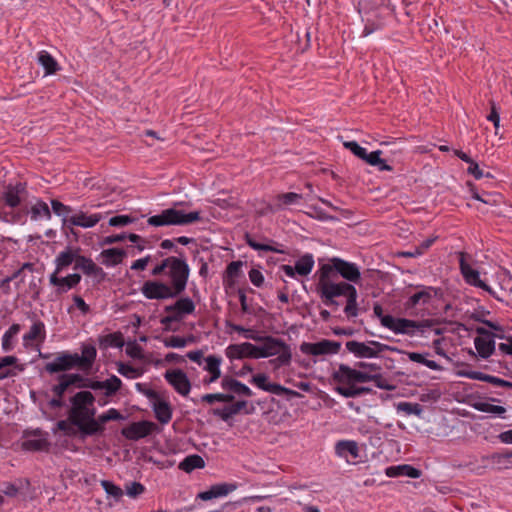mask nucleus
Instances as JSON below:
<instances>
[{
    "label": "nucleus",
    "mask_w": 512,
    "mask_h": 512,
    "mask_svg": "<svg viewBox=\"0 0 512 512\" xmlns=\"http://www.w3.org/2000/svg\"><path fill=\"white\" fill-rule=\"evenodd\" d=\"M49 442L46 433L40 429L27 433V438L23 441L22 446L28 451H43L49 448Z\"/></svg>",
    "instance_id": "6ab92c4d"
},
{
    "label": "nucleus",
    "mask_w": 512,
    "mask_h": 512,
    "mask_svg": "<svg viewBox=\"0 0 512 512\" xmlns=\"http://www.w3.org/2000/svg\"><path fill=\"white\" fill-rule=\"evenodd\" d=\"M52 211L59 217H62L63 224L68 223L69 214L73 211L72 207L63 204L59 200L53 199L51 201Z\"/></svg>",
    "instance_id": "49530a36"
},
{
    "label": "nucleus",
    "mask_w": 512,
    "mask_h": 512,
    "mask_svg": "<svg viewBox=\"0 0 512 512\" xmlns=\"http://www.w3.org/2000/svg\"><path fill=\"white\" fill-rule=\"evenodd\" d=\"M302 195L295 192H288L277 195L273 205L266 204L265 208L258 207V216L269 212L283 209L292 205H299L302 201Z\"/></svg>",
    "instance_id": "f3484780"
},
{
    "label": "nucleus",
    "mask_w": 512,
    "mask_h": 512,
    "mask_svg": "<svg viewBox=\"0 0 512 512\" xmlns=\"http://www.w3.org/2000/svg\"><path fill=\"white\" fill-rule=\"evenodd\" d=\"M436 238H429L424 240L418 247L415 248L414 252H409L407 255L409 256H419L422 255L428 248L432 246L435 242Z\"/></svg>",
    "instance_id": "338daca9"
},
{
    "label": "nucleus",
    "mask_w": 512,
    "mask_h": 512,
    "mask_svg": "<svg viewBox=\"0 0 512 512\" xmlns=\"http://www.w3.org/2000/svg\"><path fill=\"white\" fill-rule=\"evenodd\" d=\"M58 383L53 385L51 391L54 396L64 397L66 391L70 387L66 380H63V376L60 374L57 377Z\"/></svg>",
    "instance_id": "4d7b16f0"
},
{
    "label": "nucleus",
    "mask_w": 512,
    "mask_h": 512,
    "mask_svg": "<svg viewBox=\"0 0 512 512\" xmlns=\"http://www.w3.org/2000/svg\"><path fill=\"white\" fill-rule=\"evenodd\" d=\"M21 488H22V485L19 486L16 483L7 482V483H4L1 491L7 496L14 497L19 493Z\"/></svg>",
    "instance_id": "774afa93"
},
{
    "label": "nucleus",
    "mask_w": 512,
    "mask_h": 512,
    "mask_svg": "<svg viewBox=\"0 0 512 512\" xmlns=\"http://www.w3.org/2000/svg\"><path fill=\"white\" fill-rule=\"evenodd\" d=\"M117 371L119 374L129 379H136L140 376L138 369L123 362L117 364Z\"/></svg>",
    "instance_id": "3c124183"
},
{
    "label": "nucleus",
    "mask_w": 512,
    "mask_h": 512,
    "mask_svg": "<svg viewBox=\"0 0 512 512\" xmlns=\"http://www.w3.org/2000/svg\"><path fill=\"white\" fill-rule=\"evenodd\" d=\"M71 409L68 413L69 422L78 427L86 436L98 434L99 426L95 422V397L90 391L77 392L71 399Z\"/></svg>",
    "instance_id": "f03ea898"
},
{
    "label": "nucleus",
    "mask_w": 512,
    "mask_h": 512,
    "mask_svg": "<svg viewBox=\"0 0 512 512\" xmlns=\"http://www.w3.org/2000/svg\"><path fill=\"white\" fill-rule=\"evenodd\" d=\"M335 453L340 458H346L350 455L356 459L359 457V448L357 442L353 440H340L335 444Z\"/></svg>",
    "instance_id": "cd10ccee"
},
{
    "label": "nucleus",
    "mask_w": 512,
    "mask_h": 512,
    "mask_svg": "<svg viewBox=\"0 0 512 512\" xmlns=\"http://www.w3.org/2000/svg\"><path fill=\"white\" fill-rule=\"evenodd\" d=\"M201 219L199 211H191L185 213L182 210L175 208H169L163 210L160 214L150 216L147 223L150 226L161 227V226H172V225H188L195 223Z\"/></svg>",
    "instance_id": "423d86ee"
},
{
    "label": "nucleus",
    "mask_w": 512,
    "mask_h": 512,
    "mask_svg": "<svg viewBox=\"0 0 512 512\" xmlns=\"http://www.w3.org/2000/svg\"><path fill=\"white\" fill-rule=\"evenodd\" d=\"M328 266L319 268V279L317 284L318 293L326 306L338 305L336 297L346 296L353 287L348 282H336V278L330 274Z\"/></svg>",
    "instance_id": "7ed1b4c3"
},
{
    "label": "nucleus",
    "mask_w": 512,
    "mask_h": 512,
    "mask_svg": "<svg viewBox=\"0 0 512 512\" xmlns=\"http://www.w3.org/2000/svg\"><path fill=\"white\" fill-rule=\"evenodd\" d=\"M262 251L284 253L283 245L274 241H268L267 243L258 242V253Z\"/></svg>",
    "instance_id": "864d4df0"
},
{
    "label": "nucleus",
    "mask_w": 512,
    "mask_h": 512,
    "mask_svg": "<svg viewBox=\"0 0 512 512\" xmlns=\"http://www.w3.org/2000/svg\"><path fill=\"white\" fill-rule=\"evenodd\" d=\"M276 356L271 360L275 368L286 366L291 361L290 347L280 339L258 335V358Z\"/></svg>",
    "instance_id": "39448f33"
},
{
    "label": "nucleus",
    "mask_w": 512,
    "mask_h": 512,
    "mask_svg": "<svg viewBox=\"0 0 512 512\" xmlns=\"http://www.w3.org/2000/svg\"><path fill=\"white\" fill-rule=\"evenodd\" d=\"M341 348V344L331 340H321L316 343L303 342L300 346L302 353L307 355H332L337 354Z\"/></svg>",
    "instance_id": "ddd939ff"
},
{
    "label": "nucleus",
    "mask_w": 512,
    "mask_h": 512,
    "mask_svg": "<svg viewBox=\"0 0 512 512\" xmlns=\"http://www.w3.org/2000/svg\"><path fill=\"white\" fill-rule=\"evenodd\" d=\"M7 367H16L18 371L24 370V366L18 363V358L15 356H4L0 358V370Z\"/></svg>",
    "instance_id": "13d9d810"
},
{
    "label": "nucleus",
    "mask_w": 512,
    "mask_h": 512,
    "mask_svg": "<svg viewBox=\"0 0 512 512\" xmlns=\"http://www.w3.org/2000/svg\"><path fill=\"white\" fill-rule=\"evenodd\" d=\"M74 269L81 270L85 275L93 277L98 281L103 280L105 276L103 269L96 265L92 259L80 255L76 258Z\"/></svg>",
    "instance_id": "412c9836"
},
{
    "label": "nucleus",
    "mask_w": 512,
    "mask_h": 512,
    "mask_svg": "<svg viewBox=\"0 0 512 512\" xmlns=\"http://www.w3.org/2000/svg\"><path fill=\"white\" fill-rule=\"evenodd\" d=\"M61 375L63 376V380H66L69 386L76 385L77 387L82 388L81 384L86 380V378L79 373H63Z\"/></svg>",
    "instance_id": "052dcab7"
},
{
    "label": "nucleus",
    "mask_w": 512,
    "mask_h": 512,
    "mask_svg": "<svg viewBox=\"0 0 512 512\" xmlns=\"http://www.w3.org/2000/svg\"><path fill=\"white\" fill-rule=\"evenodd\" d=\"M59 273H52L49 277L51 285L57 287V293L62 294L77 286L81 281V275L77 273L69 274L65 277H59Z\"/></svg>",
    "instance_id": "aec40b11"
},
{
    "label": "nucleus",
    "mask_w": 512,
    "mask_h": 512,
    "mask_svg": "<svg viewBox=\"0 0 512 512\" xmlns=\"http://www.w3.org/2000/svg\"><path fill=\"white\" fill-rule=\"evenodd\" d=\"M190 274V268L184 259L174 256L168 257V266L166 275L170 279V287L177 295H180L185 289Z\"/></svg>",
    "instance_id": "0eeeda50"
},
{
    "label": "nucleus",
    "mask_w": 512,
    "mask_h": 512,
    "mask_svg": "<svg viewBox=\"0 0 512 512\" xmlns=\"http://www.w3.org/2000/svg\"><path fill=\"white\" fill-rule=\"evenodd\" d=\"M322 266H328L331 269L330 274L336 279L338 278V275H340L348 282L356 284L360 282L361 273L359 267L355 263L345 261L338 257H333L329 260V263L323 264Z\"/></svg>",
    "instance_id": "9d476101"
},
{
    "label": "nucleus",
    "mask_w": 512,
    "mask_h": 512,
    "mask_svg": "<svg viewBox=\"0 0 512 512\" xmlns=\"http://www.w3.org/2000/svg\"><path fill=\"white\" fill-rule=\"evenodd\" d=\"M407 355L408 358L413 362L420 363L435 371L441 370V366L437 362L426 359L425 356L421 353L409 352Z\"/></svg>",
    "instance_id": "09e8293b"
},
{
    "label": "nucleus",
    "mask_w": 512,
    "mask_h": 512,
    "mask_svg": "<svg viewBox=\"0 0 512 512\" xmlns=\"http://www.w3.org/2000/svg\"><path fill=\"white\" fill-rule=\"evenodd\" d=\"M258 389H263L276 395H282L288 392L286 388L277 383H269L267 377L262 373H258Z\"/></svg>",
    "instance_id": "79ce46f5"
},
{
    "label": "nucleus",
    "mask_w": 512,
    "mask_h": 512,
    "mask_svg": "<svg viewBox=\"0 0 512 512\" xmlns=\"http://www.w3.org/2000/svg\"><path fill=\"white\" fill-rule=\"evenodd\" d=\"M46 338V328L45 324L37 320L33 322L30 330L23 335V345L28 348L32 347L33 342H38L42 344Z\"/></svg>",
    "instance_id": "5701e85b"
},
{
    "label": "nucleus",
    "mask_w": 512,
    "mask_h": 512,
    "mask_svg": "<svg viewBox=\"0 0 512 512\" xmlns=\"http://www.w3.org/2000/svg\"><path fill=\"white\" fill-rule=\"evenodd\" d=\"M38 62L44 68L46 75L55 74L60 69L55 58L45 50L39 52Z\"/></svg>",
    "instance_id": "f704fd0d"
},
{
    "label": "nucleus",
    "mask_w": 512,
    "mask_h": 512,
    "mask_svg": "<svg viewBox=\"0 0 512 512\" xmlns=\"http://www.w3.org/2000/svg\"><path fill=\"white\" fill-rule=\"evenodd\" d=\"M190 339L180 336H170L164 340V345L171 348H183L187 345Z\"/></svg>",
    "instance_id": "6e6d98bb"
},
{
    "label": "nucleus",
    "mask_w": 512,
    "mask_h": 512,
    "mask_svg": "<svg viewBox=\"0 0 512 512\" xmlns=\"http://www.w3.org/2000/svg\"><path fill=\"white\" fill-rule=\"evenodd\" d=\"M102 263L107 266H116L120 264L125 256V252L121 249L111 248L103 250L101 253Z\"/></svg>",
    "instance_id": "c9c22d12"
},
{
    "label": "nucleus",
    "mask_w": 512,
    "mask_h": 512,
    "mask_svg": "<svg viewBox=\"0 0 512 512\" xmlns=\"http://www.w3.org/2000/svg\"><path fill=\"white\" fill-rule=\"evenodd\" d=\"M333 379L336 382L342 384L367 383L370 381H376L377 387L385 388V386L380 382L381 376L370 375L365 372L352 369L345 364H341L339 368L333 373Z\"/></svg>",
    "instance_id": "1a4fd4ad"
},
{
    "label": "nucleus",
    "mask_w": 512,
    "mask_h": 512,
    "mask_svg": "<svg viewBox=\"0 0 512 512\" xmlns=\"http://www.w3.org/2000/svg\"><path fill=\"white\" fill-rule=\"evenodd\" d=\"M315 261L311 253H305L296 262L294 266L282 265L281 269L287 277L295 278L299 276H307L313 270Z\"/></svg>",
    "instance_id": "dca6fc26"
},
{
    "label": "nucleus",
    "mask_w": 512,
    "mask_h": 512,
    "mask_svg": "<svg viewBox=\"0 0 512 512\" xmlns=\"http://www.w3.org/2000/svg\"><path fill=\"white\" fill-rule=\"evenodd\" d=\"M134 222V218L128 215H117L109 219V225L113 227H124Z\"/></svg>",
    "instance_id": "680f3d73"
},
{
    "label": "nucleus",
    "mask_w": 512,
    "mask_h": 512,
    "mask_svg": "<svg viewBox=\"0 0 512 512\" xmlns=\"http://www.w3.org/2000/svg\"><path fill=\"white\" fill-rule=\"evenodd\" d=\"M488 463L498 469H512V451L493 453L487 456Z\"/></svg>",
    "instance_id": "c85d7f7f"
},
{
    "label": "nucleus",
    "mask_w": 512,
    "mask_h": 512,
    "mask_svg": "<svg viewBox=\"0 0 512 512\" xmlns=\"http://www.w3.org/2000/svg\"><path fill=\"white\" fill-rule=\"evenodd\" d=\"M237 485L234 483H218L212 485L209 490L200 492L197 498L208 501L214 498L225 497L234 490H236Z\"/></svg>",
    "instance_id": "4be33fe9"
},
{
    "label": "nucleus",
    "mask_w": 512,
    "mask_h": 512,
    "mask_svg": "<svg viewBox=\"0 0 512 512\" xmlns=\"http://www.w3.org/2000/svg\"><path fill=\"white\" fill-rule=\"evenodd\" d=\"M381 154L382 151L380 150L372 151L370 153L367 152L364 161L371 166L377 167L380 171H392V167L381 159Z\"/></svg>",
    "instance_id": "a19ab883"
},
{
    "label": "nucleus",
    "mask_w": 512,
    "mask_h": 512,
    "mask_svg": "<svg viewBox=\"0 0 512 512\" xmlns=\"http://www.w3.org/2000/svg\"><path fill=\"white\" fill-rule=\"evenodd\" d=\"M165 380L182 396H187L191 390V383L185 372L180 369L167 370Z\"/></svg>",
    "instance_id": "a211bd4d"
},
{
    "label": "nucleus",
    "mask_w": 512,
    "mask_h": 512,
    "mask_svg": "<svg viewBox=\"0 0 512 512\" xmlns=\"http://www.w3.org/2000/svg\"><path fill=\"white\" fill-rule=\"evenodd\" d=\"M346 349L357 358H376L389 347L378 341L358 342L350 340L345 343Z\"/></svg>",
    "instance_id": "9b49d317"
},
{
    "label": "nucleus",
    "mask_w": 512,
    "mask_h": 512,
    "mask_svg": "<svg viewBox=\"0 0 512 512\" xmlns=\"http://www.w3.org/2000/svg\"><path fill=\"white\" fill-rule=\"evenodd\" d=\"M473 407L480 412L491 413L503 417L506 413V408L499 405H494L486 401H480L474 403Z\"/></svg>",
    "instance_id": "a18cd8bd"
},
{
    "label": "nucleus",
    "mask_w": 512,
    "mask_h": 512,
    "mask_svg": "<svg viewBox=\"0 0 512 512\" xmlns=\"http://www.w3.org/2000/svg\"><path fill=\"white\" fill-rule=\"evenodd\" d=\"M21 326L19 324H12L9 329L2 336V349L4 352H10L14 348L13 338L20 332Z\"/></svg>",
    "instance_id": "37998d69"
},
{
    "label": "nucleus",
    "mask_w": 512,
    "mask_h": 512,
    "mask_svg": "<svg viewBox=\"0 0 512 512\" xmlns=\"http://www.w3.org/2000/svg\"><path fill=\"white\" fill-rule=\"evenodd\" d=\"M385 475L390 478L406 476L417 479L421 477L422 472L409 464H400L387 467L385 469Z\"/></svg>",
    "instance_id": "393cba45"
},
{
    "label": "nucleus",
    "mask_w": 512,
    "mask_h": 512,
    "mask_svg": "<svg viewBox=\"0 0 512 512\" xmlns=\"http://www.w3.org/2000/svg\"><path fill=\"white\" fill-rule=\"evenodd\" d=\"M234 399L232 395H226L221 393L205 394L202 396V401L212 404L218 402H231Z\"/></svg>",
    "instance_id": "5fc2aeb1"
},
{
    "label": "nucleus",
    "mask_w": 512,
    "mask_h": 512,
    "mask_svg": "<svg viewBox=\"0 0 512 512\" xmlns=\"http://www.w3.org/2000/svg\"><path fill=\"white\" fill-rule=\"evenodd\" d=\"M122 386V381L115 375L103 381V390H105V396L110 397L116 394Z\"/></svg>",
    "instance_id": "de8ad7c7"
},
{
    "label": "nucleus",
    "mask_w": 512,
    "mask_h": 512,
    "mask_svg": "<svg viewBox=\"0 0 512 512\" xmlns=\"http://www.w3.org/2000/svg\"><path fill=\"white\" fill-rule=\"evenodd\" d=\"M41 359H50L52 361L47 362L44 369L49 374L65 373L74 368L89 374L93 368L97 357V349L93 344H82L81 354L72 353L70 351H61L56 354L50 353H39Z\"/></svg>",
    "instance_id": "f257e3e1"
},
{
    "label": "nucleus",
    "mask_w": 512,
    "mask_h": 512,
    "mask_svg": "<svg viewBox=\"0 0 512 512\" xmlns=\"http://www.w3.org/2000/svg\"><path fill=\"white\" fill-rule=\"evenodd\" d=\"M30 213H31V219L35 220V221L40 220V219H46V220L51 219V211H50L47 203H45L42 200H38L31 207Z\"/></svg>",
    "instance_id": "ea45409f"
},
{
    "label": "nucleus",
    "mask_w": 512,
    "mask_h": 512,
    "mask_svg": "<svg viewBox=\"0 0 512 512\" xmlns=\"http://www.w3.org/2000/svg\"><path fill=\"white\" fill-rule=\"evenodd\" d=\"M458 257L459 270L465 283L469 286L480 288L492 297L498 299L495 290L481 278V272L474 268L468 261L471 257L465 252H459Z\"/></svg>",
    "instance_id": "6e6552de"
},
{
    "label": "nucleus",
    "mask_w": 512,
    "mask_h": 512,
    "mask_svg": "<svg viewBox=\"0 0 512 512\" xmlns=\"http://www.w3.org/2000/svg\"><path fill=\"white\" fill-rule=\"evenodd\" d=\"M346 305L344 307V313L348 319L355 318L359 315V308L357 303L358 293L356 288L353 286L345 296Z\"/></svg>",
    "instance_id": "72a5a7b5"
},
{
    "label": "nucleus",
    "mask_w": 512,
    "mask_h": 512,
    "mask_svg": "<svg viewBox=\"0 0 512 512\" xmlns=\"http://www.w3.org/2000/svg\"><path fill=\"white\" fill-rule=\"evenodd\" d=\"M203 369L210 374V378L206 381L208 383L215 382L221 375L220 365L222 358L217 355H209L204 359Z\"/></svg>",
    "instance_id": "7c9ffc66"
},
{
    "label": "nucleus",
    "mask_w": 512,
    "mask_h": 512,
    "mask_svg": "<svg viewBox=\"0 0 512 512\" xmlns=\"http://www.w3.org/2000/svg\"><path fill=\"white\" fill-rule=\"evenodd\" d=\"M100 484L107 493V495L109 497H112L116 501L120 500L121 497L123 496V490L121 489V487L115 485L113 482L109 480H101Z\"/></svg>",
    "instance_id": "8fccbe9b"
},
{
    "label": "nucleus",
    "mask_w": 512,
    "mask_h": 512,
    "mask_svg": "<svg viewBox=\"0 0 512 512\" xmlns=\"http://www.w3.org/2000/svg\"><path fill=\"white\" fill-rule=\"evenodd\" d=\"M122 419V415L119 413L118 410L115 408H110L105 413H102L98 416V418H95L96 424L99 426V433H102L104 431V424L109 421H116Z\"/></svg>",
    "instance_id": "c03bdc74"
},
{
    "label": "nucleus",
    "mask_w": 512,
    "mask_h": 512,
    "mask_svg": "<svg viewBox=\"0 0 512 512\" xmlns=\"http://www.w3.org/2000/svg\"><path fill=\"white\" fill-rule=\"evenodd\" d=\"M141 293L149 300H164L178 296L168 284L153 280L144 282Z\"/></svg>",
    "instance_id": "f8f14e48"
},
{
    "label": "nucleus",
    "mask_w": 512,
    "mask_h": 512,
    "mask_svg": "<svg viewBox=\"0 0 512 512\" xmlns=\"http://www.w3.org/2000/svg\"><path fill=\"white\" fill-rule=\"evenodd\" d=\"M76 258L74 252L69 249L60 252L55 259L56 269L53 273H61L73 262L76 263Z\"/></svg>",
    "instance_id": "e433bc0d"
},
{
    "label": "nucleus",
    "mask_w": 512,
    "mask_h": 512,
    "mask_svg": "<svg viewBox=\"0 0 512 512\" xmlns=\"http://www.w3.org/2000/svg\"><path fill=\"white\" fill-rule=\"evenodd\" d=\"M222 388L238 395H248L250 393V389L246 385L229 377L223 378Z\"/></svg>",
    "instance_id": "58836bf2"
},
{
    "label": "nucleus",
    "mask_w": 512,
    "mask_h": 512,
    "mask_svg": "<svg viewBox=\"0 0 512 512\" xmlns=\"http://www.w3.org/2000/svg\"><path fill=\"white\" fill-rule=\"evenodd\" d=\"M152 409L155 413L156 419L161 424H168L172 419V407L168 401L160 400L153 403Z\"/></svg>",
    "instance_id": "2f4dec72"
},
{
    "label": "nucleus",
    "mask_w": 512,
    "mask_h": 512,
    "mask_svg": "<svg viewBox=\"0 0 512 512\" xmlns=\"http://www.w3.org/2000/svg\"><path fill=\"white\" fill-rule=\"evenodd\" d=\"M166 312H174L182 320L195 311V304L189 297L178 299L174 304L165 307Z\"/></svg>",
    "instance_id": "bb28decb"
},
{
    "label": "nucleus",
    "mask_w": 512,
    "mask_h": 512,
    "mask_svg": "<svg viewBox=\"0 0 512 512\" xmlns=\"http://www.w3.org/2000/svg\"><path fill=\"white\" fill-rule=\"evenodd\" d=\"M335 391L343 397L353 398V397H357V396L361 395L362 393L366 392L367 389L354 387V386H350V387L338 386L335 388Z\"/></svg>",
    "instance_id": "603ef678"
},
{
    "label": "nucleus",
    "mask_w": 512,
    "mask_h": 512,
    "mask_svg": "<svg viewBox=\"0 0 512 512\" xmlns=\"http://www.w3.org/2000/svg\"><path fill=\"white\" fill-rule=\"evenodd\" d=\"M156 428L155 423L143 420L129 424L122 429L121 433L126 439L137 441L152 434Z\"/></svg>",
    "instance_id": "4468645a"
},
{
    "label": "nucleus",
    "mask_w": 512,
    "mask_h": 512,
    "mask_svg": "<svg viewBox=\"0 0 512 512\" xmlns=\"http://www.w3.org/2000/svg\"><path fill=\"white\" fill-rule=\"evenodd\" d=\"M26 195V184L18 182L15 185H8L4 194L3 202L0 201V220L7 223H16L21 219V214L14 211Z\"/></svg>",
    "instance_id": "20e7f679"
},
{
    "label": "nucleus",
    "mask_w": 512,
    "mask_h": 512,
    "mask_svg": "<svg viewBox=\"0 0 512 512\" xmlns=\"http://www.w3.org/2000/svg\"><path fill=\"white\" fill-rule=\"evenodd\" d=\"M242 262L233 261L226 268L227 277L230 280L238 278L241 274Z\"/></svg>",
    "instance_id": "e2e57ef3"
},
{
    "label": "nucleus",
    "mask_w": 512,
    "mask_h": 512,
    "mask_svg": "<svg viewBox=\"0 0 512 512\" xmlns=\"http://www.w3.org/2000/svg\"><path fill=\"white\" fill-rule=\"evenodd\" d=\"M226 356L233 359H242L246 357H256V346L251 343L245 342L241 344H232L226 348Z\"/></svg>",
    "instance_id": "b1692460"
},
{
    "label": "nucleus",
    "mask_w": 512,
    "mask_h": 512,
    "mask_svg": "<svg viewBox=\"0 0 512 512\" xmlns=\"http://www.w3.org/2000/svg\"><path fill=\"white\" fill-rule=\"evenodd\" d=\"M470 187H471L470 191H471L473 199H475L477 201H481V202H483L485 204H489V205H492L495 203V201L492 200V195L490 193L479 194L472 184L470 185Z\"/></svg>",
    "instance_id": "69168bd1"
},
{
    "label": "nucleus",
    "mask_w": 512,
    "mask_h": 512,
    "mask_svg": "<svg viewBox=\"0 0 512 512\" xmlns=\"http://www.w3.org/2000/svg\"><path fill=\"white\" fill-rule=\"evenodd\" d=\"M431 326L432 322L430 320L415 321L406 318H398L394 333L412 337L417 334H424L426 329Z\"/></svg>",
    "instance_id": "2eb2a0df"
},
{
    "label": "nucleus",
    "mask_w": 512,
    "mask_h": 512,
    "mask_svg": "<svg viewBox=\"0 0 512 512\" xmlns=\"http://www.w3.org/2000/svg\"><path fill=\"white\" fill-rule=\"evenodd\" d=\"M102 219V214L95 213L91 215H87L86 213L80 211L69 217L68 223L72 226H78L82 228H91L94 227L100 220Z\"/></svg>",
    "instance_id": "a878e982"
},
{
    "label": "nucleus",
    "mask_w": 512,
    "mask_h": 512,
    "mask_svg": "<svg viewBox=\"0 0 512 512\" xmlns=\"http://www.w3.org/2000/svg\"><path fill=\"white\" fill-rule=\"evenodd\" d=\"M344 146L358 158L364 160V158L366 157L367 150L364 147H361L357 142L348 141L344 143Z\"/></svg>",
    "instance_id": "bf43d9fd"
},
{
    "label": "nucleus",
    "mask_w": 512,
    "mask_h": 512,
    "mask_svg": "<svg viewBox=\"0 0 512 512\" xmlns=\"http://www.w3.org/2000/svg\"><path fill=\"white\" fill-rule=\"evenodd\" d=\"M474 346L479 357L489 358L495 352V340L491 338H474Z\"/></svg>",
    "instance_id": "473e14b6"
},
{
    "label": "nucleus",
    "mask_w": 512,
    "mask_h": 512,
    "mask_svg": "<svg viewBox=\"0 0 512 512\" xmlns=\"http://www.w3.org/2000/svg\"><path fill=\"white\" fill-rule=\"evenodd\" d=\"M434 289L432 287H424L409 297L406 302L407 308H414L419 305H426L432 299Z\"/></svg>",
    "instance_id": "c756f323"
},
{
    "label": "nucleus",
    "mask_w": 512,
    "mask_h": 512,
    "mask_svg": "<svg viewBox=\"0 0 512 512\" xmlns=\"http://www.w3.org/2000/svg\"><path fill=\"white\" fill-rule=\"evenodd\" d=\"M126 491L129 497L135 498L144 493L145 487L140 482H131L126 486Z\"/></svg>",
    "instance_id": "0e129e2a"
},
{
    "label": "nucleus",
    "mask_w": 512,
    "mask_h": 512,
    "mask_svg": "<svg viewBox=\"0 0 512 512\" xmlns=\"http://www.w3.org/2000/svg\"><path fill=\"white\" fill-rule=\"evenodd\" d=\"M205 467L203 458L197 454L189 455L183 459L179 464V469L190 473L195 469H202Z\"/></svg>",
    "instance_id": "4c0bfd02"
}]
</instances>
